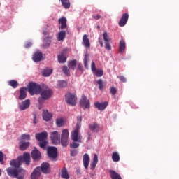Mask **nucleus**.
<instances>
[{
    "label": "nucleus",
    "instance_id": "37",
    "mask_svg": "<svg viewBox=\"0 0 179 179\" xmlns=\"http://www.w3.org/2000/svg\"><path fill=\"white\" fill-rule=\"evenodd\" d=\"M29 145H30V143L29 142L22 143L20 145V149L21 150H26V149H27V148H29Z\"/></svg>",
    "mask_w": 179,
    "mask_h": 179
},
{
    "label": "nucleus",
    "instance_id": "26",
    "mask_svg": "<svg viewBox=\"0 0 179 179\" xmlns=\"http://www.w3.org/2000/svg\"><path fill=\"white\" fill-rule=\"evenodd\" d=\"M43 118L44 121L48 122L52 118V115L48 113V110H43Z\"/></svg>",
    "mask_w": 179,
    "mask_h": 179
},
{
    "label": "nucleus",
    "instance_id": "27",
    "mask_svg": "<svg viewBox=\"0 0 179 179\" xmlns=\"http://www.w3.org/2000/svg\"><path fill=\"white\" fill-rule=\"evenodd\" d=\"M89 127L94 132H99L100 131V125L97 123H92L89 125Z\"/></svg>",
    "mask_w": 179,
    "mask_h": 179
},
{
    "label": "nucleus",
    "instance_id": "58",
    "mask_svg": "<svg viewBox=\"0 0 179 179\" xmlns=\"http://www.w3.org/2000/svg\"><path fill=\"white\" fill-rule=\"evenodd\" d=\"M43 34H44V36H47V34H48V33H47V31H43Z\"/></svg>",
    "mask_w": 179,
    "mask_h": 179
},
{
    "label": "nucleus",
    "instance_id": "8",
    "mask_svg": "<svg viewBox=\"0 0 179 179\" xmlns=\"http://www.w3.org/2000/svg\"><path fill=\"white\" fill-rule=\"evenodd\" d=\"M91 69L94 75H96L97 78H100L104 75V71L103 70L96 69V63H94V62H92Z\"/></svg>",
    "mask_w": 179,
    "mask_h": 179
},
{
    "label": "nucleus",
    "instance_id": "7",
    "mask_svg": "<svg viewBox=\"0 0 179 179\" xmlns=\"http://www.w3.org/2000/svg\"><path fill=\"white\" fill-rule=\"evenodd\" d=\"M77 100L76 94L70 92L66 94V101L70 106H76Z\"/></svg>",
    "mask_w": 179,
    "mask_h": 179
},
{
    "label": "nucleus",
    "instance_id": "11",
    "mask_svg": "<svg viewBox=\"0 0 179 179\" xmlns=\"http://www.w3.org/2000/svg\"><path fill=\"white\" fill-rule=\"evenodd\" d=\"M50 138L53 145H58V142H59V134L58 131H55L50 133Z\"/></svg>",
    "mask_w": 179,
    "mask_h": 179
},
{
    "label": "nucleus",
    "instance_id": "40",
    "mask_svg": "<svg viewBox=\"0 0 179 179\" xmlns=\"http://www.w3.org/2000/svg\"><path fill=\"white\" fill-rule=\"evenodd\" d=\"M103 41L105 43H110L111 41V38L108 36V34L106 31H104L103 34Z\"/></svg>",
    "mask_w": 179,
    "mask_h": 179
},
{
    "label": "nucleus",
    "instance_id": "47",
    "mask_svg": "<svg viewBox=\"0 0 179 179\" xmlns=\"http://www.w3.org/2000/svg\"><path fill=\"white\" fill-rule=\"evenodd\" d=\"M105 48L108 51H111V45H110V42H105Z\"/></svg>",
    "mask_w": 179,
    "mask_h": 179
},
{
    "label": "nucleus",
    "instance_id": "52",
    "mask_svg": "<svg viewBox=\"0 0 179 179\" xmlns=\"http://www.w3.org/2000/svg\"><path fill=\"white\" fill-rule=\"evenodd\" d=\"M118 78L121 80V82H127V78H125V77H124V76H118Z\"/></svg>",
    "mask_w": 179,
    "mask_h": 179
},
{
    "label": "nucleus",
    "instance_id": "32",
    "mask_svg": "<svg viewBox=\"0 0 179 179\" xmlns=\"http://www.w3.org/2000/svg\"><path fill=\"white\" fill-rule=\"evenodd\" d=\"M62 6L64 8V9H69L71 8V1L69 0H61Z\"/></svg>",
    "mask_w": 179,
    "mask_h": 179
},
{
    "label": "nucleus",
    "instance_id": "36",
    "mask_svg": "<svg viewBox=\"0 0 179 179\" xmlns=\"http://www.w3.org/2000/svg\"><path fill=\"white\" fill-rule=\"evenodd\" d=\"M51 36H48L44 39L43 47H50V44H51Z\"/></svg>",
    "mask_w": 179,
    "mask_h": 179
},
{
    "label": "nucleus",
    "instance_id": "31",
    "mask_svg": "<svg viewBox=\"0 0 179 179\" xmlns=\"http://www.w3.org/2000/svg\"><path fill=\"white\" fill-rule=\"evenodd\" d=\"M56 125L59 128H61V127H64V125H65V120H64V118L60 117L56 119Z\"/></svg>",
    "mask_w": 179,
    "mask_h": 179
},
{
    "label": "nucleus",
    "instance_id": "39",
    "mask_svg": "<svg viewBox=\"0 0 179 179\" xmlns=\"http://www.w3.org/2000/svg\"><path fill=\"white\" fill-rule=\"evenodd\" d=\"M76 63H77L76 60L70 61L68 64L69 68H70L71 69L75 70V68L76 67Z\"/></svg>",
    "mask_w": 179,
    "mask_h": 179
},
{
    "label": "nucleus",
    "instance_id": "24",
    "mask_svg": "<svg viewBox=\"0 0 179 179\" xmlns=\"http://www.w3.org/2000/svg\"><path fill=\"white\" fill-rule=\"evenodd\" d=\"M83 44L86 48H90V40H89V36L85 34L83 37Z\"/></svg>",
    "mask_w": 179,
    "mask_h": 179
},
{
    "label": "nucleus",
    "instance_id": "6",
    "mask_svg": "<svg viewBox=\"0 0 179 179\" xmlns=\"http://www.w3.org/2000/svg\"><path fill=\"white\" fill-rule=\"evenodd\" d=\"M69 131L68 129H64L62 131L61 134V145L64 146V148H66L69 143Z\"/></svg>",
    "mask_w": 179,
    "mask_h": 179
},
{
    "label": "nucleus",
    "instance_id": "12",
    "mask_svg": "<svg viewBox=\"0 0 179 179\" xmlns=\"http://www.w3.org/2000/svg\"><path fill=\"white\" fill-rule=\"evenodd\" d=\"M30 107V99H27L19 103V108L21 111H24Z\"/></svg>",
    "mask_w": 179,
    "mask_h": 179
},
{
    "label": "nucleus",
    "instance_id": "60",
    "mask_svg": "<svg viewBox=\"0 0 179 179\" xmlns=\"http://www.w3.org/2000/svg\"><path fill=\"white\" fill-rule=\"evenodd\" d=\"M0 6H1V3H0Z\"/></svg>",
    "mask_w": 179,
    "mask_h": 179
},
{
    "label": "nucleus",
    "instance_id": "59",
    "mask_svg": "<svg viewBox=\"0 0 179 179\" xmlns=\"http://www.w3.org/2000/svg\"><path fill=\"white\" fill-rule=\"evenodd\" d=\"M2 175V171L0 169V176Z\"/></svg>",
    "mask_w": 179,
    "mask_h": 179
},
{
    "label": "nucleus",
    "instance_id": "20",
    "mask_svg": "<svg viewBox=\"0 0 179 179\" xmlns=\"http://www.w3.org/2000/svg\"><path fill=\"white\" fill-rule=\"evenodd\" d=\"M31 157L34 160H38V159H41V152L34 148L31 152Z\"/></svg>",
    "mask_w": 179,
    "mask_h": 179
},
{
    "label": "nucleus",
    "instance_id": "50",
    "mask_svg": "<svg viewBox=\"0 0 179 179\" xmlns=\"http://www.w3.org/2000/svg\"><path fill=\"white\" fill-rule=\"evenodd\" d=\"M110 93L111 94L114 95V94H117V88L115 87H112L110 88Z\"/></svg>",
    "mask_w": 179,
    "mask_h": 179
},
{
    "label": "nucleus",
    "instance_id": "41",
    "mask_svg": "<svg viewBox=\"0 0 179 179\" xmlns=\"http://www.w3.org/2000/svg\"><path fill=\"white\" fill-rule=\"evenodd\" d=\"M87 62H89V55L85 54L84 57V66L85 68H86V69H89V65Z\"/></svg>",
    "mask_w": 179,
    "mask_h": 179
},
{
    "label": "nucleus",
    "instance_id": "14",
    "mask_svg": "<svg viewBox=\"0 0 179 179\" xmlns=\"http://www.w3.org/2000/svg\"><path fill=\"white\" fill-rule=\"evenodd\" d=\"M41 176V169L40 166L36 167L31 175V179H38Z\"/></svg>",
    "mask_w": 179,
    "mask_h": 179
},
{
    "label": "nucleus",
    "instance_id": "43",
    "mask_svg": "<svg viewBox=\"0 0 179 179\" xmlns=\"http://www.w3.org/2000/svg\"><path fill=\"white\" fill-rule=\"evenodd\" d=\"M58 87H65L66 86V83L64 80H59L57 83Z\"/></svg>",
    "mask_w": 179,
    "mask_h": 179
},
{
    "label": "nucleus",
    "instance_id": "33",
    "mask_svg": "<svg viewBox=\"0 0 179 179\" xmlns=\"http://www.w3.org/2000/svg\"><path fill=\"white\" fill-rule=\"evenodd\" d=\"M52 73V69L46 68L42 71L43 76L48 77Z\"/></svg>",
    "mask_w": 179,
    "mask_h": 179
},
{
    "label": "nucleus",
    "instance_id": "38",
    "mask_svg": "<svg viewBox=\"0 0 179 179\" xmlns=\"http://www.w3.org/2000/svg\"><path fill=\"white\" fill-rule=\"evenodd\" d=\"M47 145H48V141L47 140H43L39 142V146L41 149H47Z\"/></svg>",
    "mask_w": 179,
    "mask_h": 179
},
{
    "label": "nucleus",
    "instance_id": "18",
    "mask_svg": "<svg viewBox=\"0 0 179 179\" xmlns=\"http://www.w3.org/2000/svg\"><path fill=\"white\" fill-rule=\"evenodd\" d=\"M83 166L86 170L89 169V164H90V156L89 154H85L83 157Z\"/></svg>",
    "mask_w": 179,
    "mask_h": 179
},
{
    "label": "nucleus",
    "instance_id": "19",
    "mask_svg": "<svg viewBox=\"0 0 179 179\" xmlns=\"http://www.w3.org/2000/svg\"><path fill=\"white\" fill-rule=\"evenodd\" d=\"M40 169L42 173H43L44 174H49L50 171H51V170L50 169V164L47 162H43L41 164Z\"/></svg>",
    "mask_w": 179,
    "mask_h": 179
},
{
    "label": "nucleus",
    "instance_id": "35",
    "mask_svg": "<svg viewBox=\"0 0 179 179\" xmlns=\"http://www.w3.org/2000/svg\"><path fill=\"white\" fill-rule=\"evenodd\" d=\"M112 160L113 162H120V153H118V152H113Z\"/></svg>",
    "mask_w": 179,
    "mask_h": 179
},
{
    "label": "nucleus",
    "instance_id": "2",
    "mask_svg": "<svg viewBox=\"0 0 179 179\" xmlns=\"http://www.w3.org/2000/svg\"><path fill=\"white\" fill-rule=\"evenodd\" d=\"M23 162L27 166L30 164V154L29 152H24L23 156H19L17 159H12L10 162V166L15 169H19V167L22 166Z\"/></svg>",
    "mask_w": 179,
    "mask_h": 179
},
{
    "label": "nucleus",
    "instance_id": "3",
    "mask_svg": "<svg viewBox=\"0 0 179 179\" xmlns=\"http://www.w3.org/2000/svg\"><path fill=\"white\" fill-rule=\"evenodd\" d=\"M6 171L9 177L17 179H24V175L26 174V171L23 168L8 167L6 169Z\"/></svg>",
    "mask_w": 179,
    "mask_h": 179
},
{
    "label": "nucleus",
    "instance_id": "21",
    "mask_svg": "<svg viewBox=\"0 0 179 179\" xmlns=\"http://www.w3.org/2000/svg\"><path fill=\"white\" fill-rule=\"evenodd\" d=\"M32 59L34 62H40L43 61V53L41 52H36L32 57Z\"/></svg>",
    "mask_w": 179,
    "mask_h": 179
},
{
    "label": "nucleus",
    "instance_id": "57",
    "mask_svg": "<svg viewBox=\"0 0 179 179\" xmlns=\"http://www.w3.org/2000/svg\"><path fill=\"white\" fill-rule=\"evenodd\" d=\"M99 43L101 45V47H103V40L100 38H99Z\"/></svg>",
    "mask_w": 179,
    "mask_h": 179
},
{
    "label": "nucleus",
    "instance_id": "55",
    "mask_svg": "<svg viewBox=\"0 0 179 179\" xmlns=\"http://www.w3.org/2000/svg\"><path fill=\"white\" fill-rule=\"evenodd\" d=\"M77 121H78L77 124H80V122H82V117H81V116L77 117ZM80 127H82V124L80 125Z\"/></svg>",
    "mask_w": 179,
    "mask_h": 179
},
{
    "label": "nucleus",
    "instance_id": "17",
    "mask_svg": "<svg viewBox=\"0 0 179 179\" xmlns=\"http://www.w3.org/2000/svg\"><path fill=\"white\" fill-rule=\"evenodd\" d=\"M48 135V134L47 133V131H43L41 133L36 134L35 138H36V139H37V141H39V142H40L41 141L47 140Z\"/></svg>",
    "mask_w": 179,
    "mask_h": 179
},
{
    "label": "nucleus",
    "instance_id": "46",
    "mask_svg": "<svg viewBox=\"0 0 179 179\" xmlns=\"http://www.w3.org/2000/svg\"><path fill=\"white\" fill-rule=\"evenodd\" d=\"M62 71L65 75H69V69L66 66H63L62 68Z\"/></svg>",
    "mask_w": 179,
    "mask_h": 179
},
{
    "label": "nucleus",
    "instance_id": "53",
    "mask_svg": "<svg viewBox=\"0 0 179 179\" xmlns=\"http://www.w3.org/2000/svg\"><path fill=\"white\" fill-rule=\"evenodd\" d=\"M33 124L36 125L37 124V115L34 114Z\"/></svg>",
    "mask_w": 179,
    "mask_h": 179
},
{
    "label": "nucleus",
    "instance_id": "1",
    "mask_svg": "<svg viewBox=\"0 0 179 179\" xmlns=\"http://www.w3.org/2000/svg\"><path fill=\"white\" fill-rule=\"evenodd\" d=\"M71 138L73 143L70 144V148L76 149L79 148V143H82V134H80V124L77 123L76 129L71 133Z\"/></svg>",
    "mask_w": 179,
    "mask_h": 179
},
{
    "label": "nucleus",
    "instance_id": "28",
    "mask_svg": "<svg viewBox=\"0 0 179 179\" xmlns=\"http://www.w3.org/2000/svg\"><path fill=\"white\" fill-rule=\"evenodd\" d=\"M109 173L112 179H122L121 176L114 170H109Z\"/></svg>",
    "mask_w": 179,
    "mask_h": 179
},
{
    "label": "nucleus",
    "instance_id": "49",
    "mask_svg": "<svg viewBox=\"0 0 179 179\" xmlns=\"http://www.w3.org/2000/svg\"><path fill=\"white\" fill-rule=\"evenodd\" d=\"M0 163L1 164H3L5 162H3V152L0 151Z\"/></svg>",
    "mask_w": 179,
    "mask_h": 179
},
{
    "label": "nucleus",
    "instance_id": "23",
    "mask_svg": "<svg viewBox=\"0 0 179 179\" xmlns=\"http://www.w3.org/2000/svg\"><path fill=\"white\" fill-rule=\"evenodd\" d=\"M59 23L61 25L59 29H66L68 25H66V17H62V18L59 19Z\"/></svg>",
    "mask_w": 179,
    "mask_h": 179
},
{
    "label": "nucleus",
    "instance_id": "9",
    "mask_svg": "<svg viewBox=\"0 0 179 179\" xmlns=\"http://www.w3.org/2000/svg\"><path fill=\"white\" fill-rule=\"evenodd\" d=\"M47 153L50 159L57 158V148L55 147H48L47 150Z\"/></svg>",
    "mask_w": 179,
    "mask_h": 179
},
{
    "label": "nucleus",
    "instance_id": "51",
    "mask_svg": "<svg viewBox=\"0 0 179 179\" xmlns=\"http://www.w3.org/2000/svg\"><path fill=\"white\" fill-rule=\"evenodd\" d=\"M92 17H93V19H94L95 20H99V19H101V16L100 15H99V14H94L93 15H92Z\"/></svg>",
    "mask_w": 179,
    "mask_h": 179
},
{
    "label": "nucleus",
    "instance_id": "13",
    "mask_svg": "<svg viewBox=\"0 0 179 179\" xmlns=\"http://www.w3.org/2000/svg\"><path fill=\"white\" fill-rule=\"evenodd\" d=\"M68 48H64L61 55H59L57 56L58 58V62L59 64H65V62H66V57H65V55H64V54H66V52L68 51Z\"/></svg>",
    "mask_w": 179,
    "mask_h": 179
},
{
    "label": "nucleus",
    "instance_id": "56",
    "mask_svg": "<svg viewBox=\"0 0 179 179\" xmlns=\"http://www.w3.org/2000/svg\"><path fill=\"white\" fill-rule=\"evenodd\" d=\"M31 45H32V43L31 42H29L27 44H25V48H30Z\"/></svg>",
    "mask_w": 179,
    "mask_h": 179
},
{
    "label": "nucleus",
    "instance_id": "29",
    "mask_svg": "<svg viewBox=\"0 0 179 179\" xmlns=\"http://www.w3.org/2000/svg\"><path fill=\"white\" fill-rule=\"evenodd\" d=\"M65 37H66V31H60L57 34L58 41H64Z\"/></svg>",
    "mask_w": 179,
    "mask_h": 179
},
{
    "label": "nucleus",
    "instance_id": "42",
    "mask_svg": "<svg viewBox=\"0 0 179 179\" xmlns=\"http://www.w3.org/2000/svg\"><path fill=\"white\" fill-rule=\"evenodd\" d=\"M8 85L10 86H11L12 87H13L14 89H16V87H17V85H19V83H17V81H16L15 80H12L8 82Z\"/></svg>",
    "mask_w": 179,
    "mask_h": 179
},
{
    "label": "nucleus",
    "instance_id": "54",
    "mask_svg": "<svg viewBox=\"0 0 179 179\" xmlns=\"http://www.w3.org/2000/svg\"><path fill=\"white\" fill-rule=\"evenodd\" d=\"M78 155V151L76 150H71V156H76Z\"/></svg>",
    "mask_w": 179,
    "mask_h": 179
},
{
    "label": "nucleus",
    "instance_id": "48",
    "mask_svg": "<svg viewBox=\"0 0 179 179\" xmlns=\"http://www.w3.org/2000/svg\"><path fill=\"white\" fill-rule=\"evenodd\" d=\"M77 69H78V71H80V72H83V66L81 63L77 64Z\"/></svg>",
    "mask_w": 179,
    "mask_h": 179
},
{
    "label": "nucleus",
    "instance_id": "15",
    "mask_svg": "<svg viewBox=\"0 0 179 179\" xmlns=\"http://www.w3.org/2000/svg\"><path fill=\"white\" fill-rule=\"evenodd\" d=\"M129 17V15H128V13H124L119 21V26L120 27H124V26L127 24V22H128Z\"/></svg>",
    "mask_w": 179,
    "mask_h": 179
},
{
    "label": "nucleus",
    "instance_id": "44",
    "mask_svg": "<svg viewBox=\"0 0 179 179\" xmlns=\"http://www.w3.org/2000/svg\"><path fill=\"white\" fill-rule=\"evenodd\" d=\"M21 141H30V135L29 134H22L21 136Z\"/></svg>",
    "mask_w": 179,
    "mask_h": 179
},
{
    "label": "nucleus",
    "instance_id": "34",
    "mask_svg": "<svg viewBox=\"0 0 179 179\" xmlns=\"http://www.w3.org/2000/svg\"><path fill=\"white\" fill-rule=\"evenodd\" d=\"M61 177L62 178L69 179V174L68 173V170H66V168L62 169Z\"/></svg>",
    "mask_w": 179,
    "mask_h": 179
},
{
    "label": "nucleus",
    "instance_id": "22",
    "mask_svg": "<svg viewBox=\"0 0 179 179\" xmlns=\"http://www.w3.org/2000/svg\"><path fill=\"white\" fill-rule=\"evenodd\" d=\"M27 97V88L22 87H21L20 90V96L19 99L20 100H24Z\"/></svg>",
    "mask_w": 179,
    "mask_h": 179
},
{
    "label": "nucleus",
    "instance_id": "45",
    "mask_svg": "<svg viewBox=\"0 0 179 179\" xmlns=\"http://www.w3.org/2000/svg\"><path fill=\"white\" fill-rule=\"evenodd\" d=\"M97 84L99 85V87L100 90H103V80L99 79L96 81Z\"/></svg>",
    "mask_w": 179,
    "mask_h": 179
},
{
    "label": "nucleus",
    "instance_id": "4",
    "mask_svg": "<svg viewBox=\"0 0 179 179\" xmlns=\"http://www.w3.org/2000/svg\"><path fill=\"white\" fill-rule=\"evenodd\" d=\"M28 92L31 96H34V94H40L41 93V86L36 83H31L28 85Z\"/></svg>",
    "mask_w": 179,
    "mask_h": 179
},
{
    "label": "nucleus",
    "instance_id": "30",
    "mask_svg": "<svg viewBox=\"0 0 179 179\" xmlns=\"http://www.w3.org/2000/svg\"><path fill=\"white\" fill-rule=\"evenodd\" d=\"M126 47L127 46L125 45V41H124V39H121L119 45V52H121V54H122L124 51H125Z\"/></svg>",
    "mask_w": 179,
    "mask_h": 179
},
{
    "label": "nucleus",
    "instance_id": "16",
    "mask_svg": "<svg viewBox=\"0 0 179 179\" xmlns=\"http://www.w3.org/2000/svg\"><path fill=\"white\" fill-rule=\"evenodd\" d=\"M94 106H95L96 108L99 110V111H103V110H106V108H107V106H108V102H107V101H104L102 103L96 102L94 103Z\"/></svg>",
    "mask_w": 179,
    "mask_h": 179
},
{
    "label": "nucleus",
    "instance_id": "25",
    "mask_svg": "<svg viewBox=\"0 0 179 179\" xmlns=\"http://www.w3.org/2000/svg\"><path fill=\"white\" fill-rule=\"evenodd\" d=\"M97 163H99V157L96 154H94V158H93L92 162H91L90 164L91 170H94V169H96V166H97Z\"/></svg>",
    "mask_w": 179,
    "mask_h": 179
},
{
    "label": "nucleus",
    "instance_id": "5",
    "mask_svg": "<svg viewBox=\"0 0 179 179\" xmlns=\"http://www.w3.org/2000/svg\"><path fill=\"white\" fill-rule=\"evenodd\" d=\"M41 97L38 99L39 104H43V100H48L52 96V91L50 88H46L41 91Z\"/></svg>",
    "mask_w": 179,
    "mask_h": 179
},
{
    "label": "nucleus",
    "instance_id": "10",
    "mask_svg": "<svg viewBox=\"0 0 179 179\" xmlns=\"http://www.w3.org/2000/svg\"><path fill=\"white\" fill-rule=\"evenodd\" d=\"M80 105L83 108H90V101L83 95L80 101Z\"/></svg>",
    "mask_w": 179,
    "mask_h": 179
}]
</instances>
